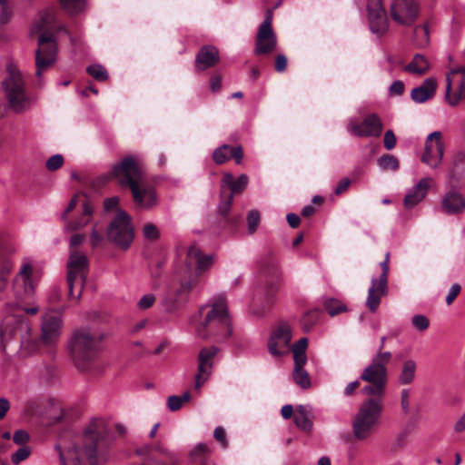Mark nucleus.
Here are the masks:
<instances>
[{"mask_svg":"<svg viewBox=\"0 0 465 465\" xmlns=\"http://www.w3.org/2000/svg\"><path fill=\"white\" fill-rule=\"evenodd\" d=\"M292 331V326L284 321L272 327L267 340V349L272 357L281 358L289 353Z\"/></svg>","mask_w":465,"mask_h":465,"instance_id":"obj_11","label":"nucleus"},{"mask_svg":"<svg viewBox=\"0 0 465 465\" xmlns=\"http://www.w3.org/2000/svg\"><path fill=\"white\" fill-rule=\"evenodd\" d=\"M303 366L304 364H294L292 379L300 388L306 390L311 387L312 382L310 375Z\"/></svg>","mask_w":465,"mask_h":465,"instance_id":"obj_36","label":"nucleus"},{"mask_svg":"<svg viewBox=\"0 0 465 465\" xmlns=\"http://www.w3.org/2000/svg\"><path fill=\"white\" fill-rule=\"evenodd\" d=\"M407 437H408L407 431H403V432L400 433L395 439L392 449L394 450L403 449L407 443Z\"/></svg>","mask_w":465,"mask_h":465,"instance_id":"obj_57","label":"nucleus"},{"mask_svg":"<svg viewBox=\"0 0 465 465\" xmlns=\"http://www.w3.org/2000/svg\"><path fill=\"white\" fill-rule=\"evenodd\" d=\"M249 183V178L246 174H241L237 179L233 177V175L230 173H225L223 176L222 181V188L223 186H227L233 197L234 193H242L247 186Z\"/></svg>","mask_w":465,"mask_h":465,"instance_id":"obj_31","label":"nucleus"},{"mask_svg":"<svg viewBox=\"0 0 465 465\" xmlns=\"http://www.w3.org/2000/svg\"><path fill=\"white\" fill-rule=\"evenodd\" d=\"M63 329L61 312L48 311L44 313L41 322V334L35 342V351L43 355L54 357Z\"/></svg>","mask_w":465,"mask_h":465,"instance_id":"obj_8","label":"nucleus"},{"mask_svg":"<svg viewBox=\"0 0 465 465\" xmlns=\"http://www.w3.org/2000/svg\"><path fill=\"white\" fill-rule=\"evenodd\" d=\"M109 241L118 247L126 250L134 240L131 218L124 211H119L107 230Z\"/></svg>","mask_w":465,"mask_h":465,"instance_id":"obj_14","label":"nucleus"},{"mask_svg":"<svg viewBox=\"0 0 465 465\" xmlns=\"http://www.w3.org/2000/svg\"><path fill=\"white\" fill-rule=\"evenodd\" d=\"M155 302V296L152 293L144 294L137 302V306L140 310H147L151 308Z\"/></svg>","mask_w":465,"mask_h":465,"instance_id":"obj_50","label":"nucleus"},{"mask_svg":"<svg viewBox=\"0 0 465 465\" xmlns=\"http://www.w3.org/2000/svg\"><path fill=\"white\" fill-rule=\"evenodd\" d=\"M441 209L447 214L461 213L465 210V198L460 193L451 189L444 195Z\"/></svg>","mask_w":465,"mask_h":465,"instance_id":"obj_25","label":"nucleus"},{"mask_svg":"<svg viewBox=\"0 0 465 465\" xmlns=\"http://www.w3.org/2000/svg\"><path fill=\"white\" fill-rule=\"evenodd\" d=\"M28 440L29 434L25 430H19L14 433L13 440L16 444H25L28 441Z\"/></svg>","mask_w":465,"mask_h":465,"instance_id":"obj_60","label":"nucleus"},{"mask_svg":"<svg viewBox=\"0 0 465 465\" xmlns=\"http://www.w3.org/2000/svg\"><path fill=\"white\" fill-rule=\"evenodd\" d=\"M384 147L387 150H392L396 145V136L391 130L386 131L383 138Z\"/></svg>","mask_w":465,"mask_h":465,"instance_id":"obj_53","label":"nucleus"},{"mask_svg":"<svg viewBox=\"0 0 465 465\" xmlns=\"http://www.w3.org/2000/svg\"><path fill=\"white\" fill-rule=\"evenodd\" d=\"M390 252H386L384 260L380 262L381 269L379 278H372L371 287L368 290L366 307L371 312H375L382 297L388 294V278L390 272Z\"/></svg>","mask_w":465,"mask_h":465,"instance_id":"obj_13","label":"nucleus"},{"mask_svg":"<svg viewBox=\"0 0 465 465\" xmlns=\"http://www.w3.org/2000/svg\"><path fill=\"white\" fill-rule=\"evenodd\" d=\"M103 239L104 238H103L102 234L99 233V232L97 231V225L94 224L93 226V229L90 233V241H91L92 246L93 247L99 246L102 243Z\"/></svg>","mask_w":465,"mask_h":465,"instance_id":"obj_58","label":"nucleus"},{"mask_svg":"<svg viewBox=\"0 0 465 465\" xmlns=\"http://www.w3.org/2000/svg\"><path fill=\"white\" fill-rule=\"evenodd\" d=\"M84 240V235L81 233H75L72 235L70 238V252L72 250H76V247L79 246Z\"/></svg>","mask_w":465,"mask_h":465,"instance_id":"obj_64","label":"nucleus"},{"mask_svg":"<svg viewBox=\"0 0 465 465\" xmlns=\"http://www.w3.org/2000/svg\"><path fill=\"white\" fill-rule=\"evenodd\" d=\"M14 13L12 0H0V25L9 22Z\"/></svg>","mask_w":465,"mask_h":465,"instance_id":"obj_41","label":"nucleus"},{"mask_svg":"<svg viewBox=\"0 0 465 465\" xmlns=\"http://www.w3.org/2000/svg\"><path fill=\"white\" fill-rule=\"evenodd\" d=\"M433 183L434 181L430 177L420 179L404 197V206L406 208H412L421 202L425 198L429 188Z\"/></svg>","mask_w":465,"mask_h":465,"instance_id":"obj_24","label":"nucleus"},{"mask_svg":"<svg viewBox=\"0 0 465 465\" xmlns=\"http://www.w3.org/2000/svg\"><path fill=\"white\" fill-rule=\"evenodd\" d=\"M218 351L219 349L215 346L203 347L200 350L197 357V372L194 377L196 390L201 389L211 377Z\"/></svg>","mask_w":465,"mask_h":465,"instance_id":"obj_18","label":"nucleus"},{"mask_svg":"<svg viewBox=\"0 0 465 465\" xmlns=\"http://www.w3.org/2000/svg\"><path fill=\"white\" fill-rule=\"evenodd\" d=\"M30 455V450L28 447H22L18 449L13 455H12V462L14 464H18L21 461L27 459Z\"/></svg>","mask_w":465,"mask_h":465,"instance_id":"obj_51","label":"nucleus"},{"mask_svg":"<svg viewBox=\"0 0 465 465\" xmlns=\"http://www.w3.org/2000/svg\"><path fill=\"white\" fill-rule=\"evenodd\" d=\"M111 174L122 187L130 189L145 178L143 160L139 156L127 155L112 166Z\"/></svg>","mask_w":465,"mask_h":465,"instance_id":"obj_10","label":"nucleus"},{"mask_svg":"<svg viewBox=\"0 0 465 465\" xmlns=\"http://www.w3.org/2000/svg\"><path fill=\"white\" fill-rule=\"evenodd\" d=\"M378 164L382 170L397 171L399 160L392 154H384L378 160Z\"/></svg>","mask_w":465,"mask_h":465,"instance_id":"obj_43","label":"nucleus"},{"mask_svg":"<svg viewBox=\"0 0 465 465\" xmlns=\"http://www.w3.org/2000/svg\"><path fill=\"white\" fill-rule=\"evenodd\" d=\"M351 183V180L350 178L345 177V178L341 179L338 183V184L334 190L335 194L336 195L342 194L345 191H347V189L350 187Z\"/></svg>","mask_w":465,"mask_h":465,"instance_id":"obj_61","label":"nucleus"},{"mask_svg":"<svg viewBox=\"0 0 465 465\" xmlns=\"http://www.w3.org/2000/svg\"><path fill=\"white\" fill-rule=\"evenodd\" d=\"M323 307L331 317L347 311V306L340 300L334 298L326 299L323 302Z\"/></svg>","mask_w":465,"mask_h":465,"instance_id":"obj_39","label":"nucleus"},{"mask_svg":"<svg viewBox=\"0 0 465 465\" xmlns=\"http://www.w3.org/2000/svg\"><path fill=\"white\" fill-rule=\"evenodd\" d=\"M187 258L190 262L196 263V271L202 273L209 269L213 263V256L211 254L203 255L201 250L196 246H192L187 252Z\"/></svg>","mask_w":465,"mask_h":465,"instance_id":"obj_30","label":"nucleus"},{"mask_svg":"<svg viewBox=\"0 0 465 465\" xmlns=\"http://www.w3.org/2000/svg\"><path fill=\"white\" fill-rule=\"evenodd\" d=\"M229 153H230V156L234 158L236 163L239 164L242 163V160L243 157V153H242V149L241 146H236V147L230 146Z\"/></svg>","mask_w":465,"mask_h":465,"instance_id":"obj_62","label":"nucleus"},{"mask_svg":"<svg viewBox=\"0 0 465 465\" xmlns=\"http://www.w3.org/2000/svg\"><path fill=\"white\" fill-rule=\"evenodd\" d=\"M93 212V207L88 203H84L81 217L73 222L67 223L64 226L65 231L74 232L86 226L91 221Z\"/></svg>","mask_w":465,"mask_h":465,"instance_id":"obj_32","label":"nucleus"},{"mask_svg":"<svg viewBox=\"0 0 465 465\" xmlns=\"http://www.w3.org/2000/svg\"><path fill=\"white\" fill-rule=\"evenodd\" d=\"M367 8L371 31L378 36L383 35L388 31L389 20L381 0H369Z\"/></svg>","mask_w":465,"mask_h":465,"instance_id":"obj_22","label":"nucleus"},{"mask_svg":"<svg viewBox=\"0 0 465 465\" xmlns=\"http://www.w3.org/2000/svg\"><path fill=\"white\" fill-rule=\"evenodd\" d=\"M88 272V260L78 250L70 252L67 262V284L70 299H80Z\"/></svg>","mask_w":465,"mask_h":465,"instance_id":"obj_9","label":"nucleus"},{"mask_svg":"<svg viewBox=\"0 0 465 465\" xmlns=\"http://www.w3.org/2000/svg\"><path fill=\"white\" fill-rule=\"evenodd\" d=\"M314 418L312 406L307 404L296 406L293 421L302 431L307 433L312 430Z\"/></svg>","mask_w":465,"mask_h":465,"instance_id":"obj_26","label":"nucleus"},{"mask_svg":"<svg viewBox=\"0 0 465 465\" xmlns=\"http://www.w3.org/2000/svg\"><path fill=\"white\" fill-rule=\"evenodd\" d=\"M230 146L223 144L216 148L213 153V159L217 164H223L230 158Z\"/></svg>","mask_w":465,"mask_h":465,"instance_id":"obj_44","label":"nucleus"},{"mask_svg":"<svg viewBox=\"0 0 465 465\" xmlns=\"http://www.w3.org/2000/svg\"><path fill=\"white\" fill-rule=\"evenodd\" d=\"M349 131L359 137H379L383 129L380 117L375 114H368L361 123L351 121L349 124Z\"/></svg>","mask_w":465,"mask_h":465,"instance_id":"obj_23","label":"nucleus"},{"mask_svg":"<svg viewBox=\"0 0 465 465\" xmlns=\"http://www.w3.org/2000/svg\"><path fill=\"white\" fill-rule=\"evenodd\" d=\"M219 60V52L216 47L207 45L203 47L196 56V66L205 70L213 66Z\"/></svg>","mask_w":465,"mask_h":465,"instance_id":"obj_28","label":"nucleus"},{"mask_svg":"<svg viewBox=\"0 0 465 465\" xmlns=\"http://www.w3.org/2000/svg\"><path fill=\"white\" fill-rule=\"evenodd\" d=\"M134 203L139 209L151 210L157 205L158 197L154 188L150 185L146 178L130 188Z\"/></svg>","mask_w":465,"mask_h":465,"instance_id":"obj_21","label":"nucleus"},{"mask_svg":"<svg viewBox=\"0 0 465 465\" xmlns=\"http://www.w3.org/2000/svg\"><path fill=\"white\" fill-rule=\"evenodd\" d=\"M87 72L90 75L98 81H104L108 77L107 71L101 64L90 65L87 67Z\"/></svg>","mask_w":465,"mask_h":465,"instance_id":"obj_45","label":"nucleus"},{"mask_svg":"<svg viewBox=\"0 0 465 465\" xmlns=\"http://www.w3.org/2000/svg\"><path fill=\"white\" fill-rule=\"evenodd\" d=\"M64 163V157L62 154H54L47 159L45 163L46 169L54 172L62 167Z\"/></svg>","mask_w":465,"mask_h":465,"instance_id":"obj_47","label":"nucleus"},{"mask_svg":"<svg viewBox=\"0 0 465 465\" xmlns=\"http://www.w3.org/2000/svg\"><path fill=\"white\" fill-rule=\"evenodd\" d=\"M287 68V57L282 54H279L275 57V70L278 73H282Z\"/></svg>","mask_w":465,"mask_h":465,"instance_id":"obj_59","label":"nucleus"},{"mask_svg":"<svg viewBox=\"0 0 465 465\" xmlns=\"http://www.w3.org/2000/svg\"><path fill=\"white\" fill-rule=\"evenodd\" d=\"M191 399V394L189 391H185L183 395H173L170 396L167 400V406L170 411H176L182 408L183 403L188 402Z\"/></svg>","mask_w":465,"mask_h":465,"instance_id":"obj_40","label":"nucleus"},{"mask_svg":"<svg viewBox=\"0 0 465 465\" xmlns=\"http://www.w3.org/2000/svg\"><path fill=\"white\" fill-rule=\"evenodd\" d=\"M55 450L59 455L60 465H104L108 460L98 434L91 430L85 431L82 445L63 450L57 444Z\"/></svg>","mask_w":465,"mask_h":465,"instance_id":"obj_4","label":"nucleus"},{"mask_svg":"<svg viewBox=\"0 0 465 465\" xmlns=\"http://www.w3.org/2000/svg\"><path fill=\"white\" fill-rule=\"evenodd\" d=\"M143 233L147 240L154 241L159 238L158 228L151 223H145L143 225Z\"/></svg>","mask_w":465,"mask_h":465,"instance_id":"obj_48","label":"nucleus"},{"mask_svg":"<svg viewBox=\"0 0 465 465\" xmlns=\"http://www.w3.org/2000/svg\"><path fill=\"white\" fill-rule=\"evenodd\" d=\"M59 2L69 15H78L85 8V0H59Z\"/></svg>","mask_w":465,"mask_h":465,"instance_id":"obj_37","label":"nucleus"},{"mask_svg":"<svg viewBox=\"0 0 465 465\" xmlns=\"http://www.w3.org/2000/svg\"><path fill=\"white\" fill-rule=\"evenodd\" d=\"M222 198H223V200L219 204V211L223 215H225L228 213V212L230 210L233 197L232 196V194H229L226 197L222 195Z\"/></svg>","mask_w":465,"mask_h":465,"instance_id":"obj_56","label":"nucleus"},{"mask_svg":"<svg viewBox=\"0 0 465 465\" xmlns=\"http://www.w3.org/2000/svg\"><path fill=\"white\" fill-rule=\"evenodd\" d=\"M104 335L88 327L76 329L68 342L70 355L80 371L88 370L101 351Z\"/></svg>","mask_w":465,"mask_h":465,"instance_id":"obj_5","label":"nucleus"},{"mask_svg":"<svg viewBox=\"0 0 465 465\" xmlns=\"http://www.w3.org/2000/svg\"><path fill=\"white\" fill-rule=\"evenodd\" d=\"M444 153L445 143L442 140L441 132H432L426 138L420 161L430 168L437 169L442 163Z\"/></svg>","mask_w":465,"mask_h":465,"instance_id":"obj_16","label":"nucleus"},{"mask_svg":"<svg viewBox=\"0 0 465 465\" xmlns=\"http://www.w3.org/2000/svg\"><path fill=\"white\" fill-rule=\"evenodd\" d=\"M248 231L253 233L260 223V213L257 210H252L247 216Z\"/></svg>","mask_w":465,"mask_h":465,"instance_id":"obj_46","label":"nucleus"},{"mask_svg":"<svg viewBox=\"0 0 465 465\" xmlns=\"http://www.w3.org/2000/svg\"><path fill=\"white\" fill-rule=\"evenodd\" d=\"M272 11L267 10L263 22L260 25L255 40L254 53L257 55L272 54L277 47V36L272 29Z\"/></svg>","mask_w":465,"mask_h":465,"instance_id":"obj_15","label":"nucleus"},{"mask_svg":"<svg viewBox=\"0 0 465 465\" xmlns=\"http://www.w3.org/2000/svg\"><path fill=\"white\" fill-rule=\"evenodd\" d=\"M2 86L10 107L15 112H25L34 104V100L25 91L22 73L15 65L7 66V76L3 81Z\"/></svg>","mask_w":465,"mask_h":465,"instance_id":"obj_7","label":"nucleus"},{"mask_svg":"<svg viewBox=\"0 0 465 465\" xmlns=\"http://www.w3.org/2000/svg\"><path fill=\"white\" fill-rule=\"evenodd\" d=\"M429 30L427 25L417 26L414 29V43L420 47L426 46L429 44Z\"/></svg>","mask_w":465,"mask_h":465,"instance_id":"obj_42","label":"nucleus"},{"mask_svg":"<svg viewBox=\"0 0 465 465\" xmlns=\"http://www.w3.org/2000/svg\"><path fill=\"white\" fill-rule=\"evenodd\" d=\"M404 92V84L401 81H395L390 87L391 95H401Z\"/></svg>","mask_w":465,"mask_h":465,"instance_id":"obj_63","label":"nucleus"},{"mask_svg":"<svg viewBox=\"0 0 465 465\" xmlns=\"http://www.w3.org/2000/svg\"><path fill=\"white\" fill-rule=\"evenodd\" d=\"M12 269L13 262L11 259L0 248V292L5 290Z\"/></svg>","mask_w":465,"mask_h":465,"instance_id":"obj_34","label":"nucleus"},{"mask_svg":"<svg viewBox=\"0 0 465 465\" xmlns=\"http://www.w3.org/2000/svg\"><path fill=\"white\" fill-rule=\"evenodd\" d=\"M39 312L36 305L23 307L18 302H8L2 310L0 337L3 341L16 337L26 338L30 335V322L25 314L35 315Z\"/></svg>","mask_w":465,"mask_h":465,"instance_id":"obj_6","label":"nucleus"},{"mask_svg":"<svg viewBox=\"0 0 465 465\" xmlns=\"http://www.w3.org/2000/svg\"><path fill=\"white\" fill-rule=\"evenodd\" d=\"M401 405L403 412L408 414L410 412V391L408 389L401 391Z\"/></svg>","mask_w":465,"mask_h":465,"instance_id":"obj_55","label":"nucleus"},{"mask_svg":"<svg viewBox=\"0 0 465 465\" xmlns=\"http://www.w3.org/2000/svg\"><path fill=\"white\" fill-rule=\"evenodd\" d=\"M446 98L452 106L465 99V65L452 68L447 74Z\"/></svg>","mask_w":465,"mask_h":465,"instance_id":"obj_17","label":"nucleus"},{"mask_svg":"<svg viewBox=\"0 0 465 465\" xmlns=\"http://www.w3.org/2000/svg\"><path fill=\"white\" fill-rule=\"evenodd\" d=\"M213 437L218 442L221 443L223 448L228 447V440L226 438L225 430L223 427L219 426L215 428L213 431Z\"/></svg>","mask_w":465,"mask_h":465,"instance_id":"obj_52","label":"nucleus"},{"mask_svg":"<svg viewBox=\"0 0 465 465\" xmlns=\"http://www.w3.org/2000/svg\"><path fill=\"white\" fill-rule=\"evenodd\" d=\"M436 83L433 79H426L421 85L411 91V97L415 103H424L434 96Z\"/></svg>","mask_w":465,"mask_h":465,"instance_id":"obj_29","label":"nucleus"},{"mask_svg":"<svg viewBox=\"0 0 465 465\" xmlns=\"http://www.w3.org/2000/svg\"><path fill=\"white\" fill-rule=\"evenodd\" d=\"M65 30L63 25L56 23V13L54 8H47L38 14L33 26L32 34H40L38 38V48L35 51V76L37 84H44L43 75L55 63L57 58V43L54 34Z\"/></svg>","mask_w":465,"mask_h":465,"instance_id":"obj_2","label":"nucleus"},{"mask_svg":"<svg viewBox=\"0 0 465 465\" xmlns=\"http://www.w3.org/2000/svg\"><path fill=\"white\" fill-rule=\"evenodd\" d=\"M448 172L450 182L458 183L465 176V149H459L453 153Z\"/></svg>","mask_w":465,"mask_h":465,"instance_id":"obj_27","label":"nucleus"},{"mask_svg":"<svg viewBox=\"0 0 465 465\" xmlns=\"http://www.w3.org/2000/svg\"><path fill=\"white\" fill-rule=\"evenodd\" d=\"M391 357V352H377L361 375V379L369 384L362 389L368 397L352 420V433L357 440L370 439L379 425L384 405L387 365Z\"/></svg>","mask_w":465,"mask_h":465,"instance_id":"obj_1","label":"nucleus"},{"mask_svg":"<svg viewBox=\"0 0 465 465\" xmlns=\"http://www.w3.org/2000/svg\"><path fill=\"white\" fill-rule=\"evenodd\" d=\"M429 62L426 57L422 54H417L414 55L411 62L405 67V70L409 73L416 74H423L429 69Z\"/></svg>","mask_w":465,"mask_h":465,"instance_id":"obj_35","label":"nucleus"},{"mask_svg":"<svg viewBox=\"0 0 465 465\" xmlns=\"http://www.w3.org/2000/svg\"><path fill=\"white\" fill-rule=\"evenodd\" d=\"M32 274V265L28 262H25L15 275L12 286L14 295L17 300H24L34 293L35 285Z\"/></svg>","mask_w":465,"mask_h":465,"instance_id":"obj_20","label":"nucleus"},{"mask_svg":"<svg viewBox=\"0 0 465 465\" xmlns=\"http://www.w3.org/2000/svg\"><path fill=\"white\" fill-rule=\"evenodd\" d=\"M419 13L420 5L416 0H394L391 5V18L401 25H412Z\"/></svg>","mask_w":465,"mask_h":465,"instance_id":"obj_19","label":"nucleus"},{"mask_svg":"<svg viewBox=\"0 0 465 465\" xmlns=\"http://www.w3.org/2000/svg\"><path fill=\"white\" fill-rule=\"evenodd\" d=\"M412 325L419 331H425L429 328V319L424 315H415L411 320Z\"/></svg>","mask_w":465,"mask_h":465,"instance_id":"obj_49","label":"nucleus"},{"mask_svg":"<svg viewBox=\"0 0 465 465\" xmlns=\"http://www.w3.org/2000/svg\"><path fill=\"white\" fill-rule=\"evenodd\" d=\"M195 282V279L182 278L177 274L163 298L162 303L164 310L169 312L177 310L187 300Z\"/></svg>","mask_w":465,"mask_h":465,"instance_id":"obj_12","label":"nucleus"},{"mask_svg":"<svg viewBox=\"0 0 465 465\" xmlns=\"http://www.w3.org/2000/svg\"><path fill=\"white\" fill-rule=\"evenodd\" d=\"M416 364L413 361H406L403 364L399 381L401 384H410L415 377Z\"/></svg>","mask_w":465,"mask_h":465,"instance_id":"obj_38","label":"nucleus"},{"mask_svg":"<svg viewBox=\"0 0 465 465\" xmlns=\"http://www.w3.org/2000/svg\"><path fill=\"white\" fill-rule=\"evenodd\" d=\"M307 347L308 339L306 337H302L292 345H290V351L292 352L294 364H305L307 362Z\"/></svg>","mask_w":465,"mask_h":465,"instance_id":"obj_33","label":"nucleus"},{"mask_svg":"<svg viewBox=\"0 0 465 465\" xmlns=\"http://www.w3.org/2000/svg\"><path fill=\"white\" fill-rule=\"evenodd\" d=\"M200 322L196 325L197 334L202 338H213L223 341L232 334L231 320L223 298L213 304H206L199 310Z\"/></svg>","mask_w":465,"mask_h":465,"instance_id":"obj_3","label":"nucleus"},{"mask_svg":"<svg viewBox=\"0 0 465 465\" xmlns=\"http://www.w3.org/2000/svg\"><path fill=\"white\" fill-rule=\"evenodd\" d=\"M461 291V286L459 283H454L450 289V292L446 297V303L448 305H450L453 303L455 299L459 296Z\"/></svg>","mask_w":465,"mask_h":465,"instance_id":"obj_54","label":"nucleus"}]
</instances>
